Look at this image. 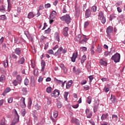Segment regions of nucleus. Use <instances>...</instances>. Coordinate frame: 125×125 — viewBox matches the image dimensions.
<instances>
[{
    "label": "nucleus",
    "mask_w": 125,
    "mask_h": 125,
    "mask_svg": "<svg viewBox=\"0 0 125 125\" xmlns=\"http://www.w3.org/2000/svg\"><path fill=\"white\" fill-rule=\"evenodd\" d=\"M62 21L65 22L67 24L71 23V17L69 15H65L61 17Z\"/></svg>",
    "instance_id": "obj_1"
},
{
    "label": "nucleus",
    "mask_w": 125,
    "mask_h": 125,
    "mask_svg": "<svg viewBox=\"0 0 125 125\" xmlns=\"http://www.w3.org/2000/svg\"><path fill=\"white\" fill-rule=\"evenodd\" d=\"M14 113L15 115V118L11 125H16L17 123L19 122V115H18V113H17V111L16 110V109H14Z\"/></svg>",
    "instance_id": "obj_2"
},
{
    "label": "nucleus",
    "mask_w": 125,
    "mask_h": 125,
    "mask_svg": "<svg viewBox=\"0 0 125 125\" xmlns=\"http://www.w3.org/2000/svg\"><path fill=\"white\" fill-rule=\"evenodd\" d=\"M111 60H113L115 63H118L121 60V55L119 53H116L111 58Z\"/></svg>",
    "instance_id": "obj_3"
},
{
    "label": "nucleus",
    "mask_w": 125,
    "mask_h": 125,
    "mask_svg": "<svg viewBox=\"0 0 125 125\" xmlns=\"http://www.w3.org/2000/svg\"><path fill=\"white\" fill-rule=\"evenodd\" d=\"M99 18L100 20H101V21L102 23V24L106 23V18L104 17V15H103V12H100L99 13Z\"/></svg>",
    "instance_id": "obj_4"
},
{
    "label": "nucleus",
    "mask_w": 125,
    "mask_h": 125,
    "mask_svg": "<svg viewBox=\"0 0 125 125\" xmlns=\"http://www.w3.org/2000/svg\"><path fill=\"white\" fill-rule=\"evenodd\" d=\"M51 95L52 97H58L60 95V91L59 90L55 89L51 93Z\"/></svg>",
    "instance_id": "obj_5"
},
{
    "label": "nucleus",
    "mask_w": 125,
    "mask_h": 125,
    "mask_svg": "<svg viewBox=\"0 0 125 125\" xmlns=\"http://www.w3.org/2000/svg\"><path fill=\"white\" fill-rule=\"evenodd\" d=\"M25 99L24 97H21L20 100V105L21 108H26V104L25 103Z\"/></svg>",
    "instance_id": "obj_6"
},
{
    "label": "nucleus",
    "mask_w": 125,
    "mask_h": 125,
    "mask_svg": "<svg viewBox=\"0 0 125 125\" xmlns=\"http://www.w3.org/2000/svg\"><path fill=\"white\" fill-rule=\"evenodd\" d=\"M85 114L88 119H90V118L92 117V113H91V112H90V111L89 110V109L88 108H86L85 109Z\"/></svg>",
    "instance_id": "obj_7"
},
{
    "label": "nucleus",
    "mask_w": 125,
    "mask_h": 125,
    "mask_svg": "<svg viewBox=\"0 0 125 125\" xmlns=\"http://www.w3.org/2000/svg\"><path fill=\"white\" fill-rule=\"evenodd\" d=\"M75 15L76 16H79L80 15V13H81V8L80 6H77V5L75 6Z\"/></svg>",
    "instance_id": "obj_8"
},
{
    "label": "nucleus",
    "mask_w": 125,
    "mask_h": 125,
    "mask_svg": "<svg viewBox=\"0 0 125 125\" xmlns=\"http://www.w3.org/2000/svg\"><path fill=\"white\" fill-rule=\"evenodd\" d=\"M113 32V27L109 26L106 29V33L107 37H110V34Z\"/></svg>",
    "instance_id": "obj_9"
},
{
    "label": "nucleus",
    "mask_w": 125,
    "mask_h": 125,
    "mask_svg": "<svg viewBox=\"0 0 125 125\" xmlns=\"http://www.w3.org/2000/svg\"><path fill=\"white\" fill-rule=\"evenodd\" d=\"M91 15V11L89 9H86L85 12V18H89Z\"/></svg>",
    "instance_id": "obj_10"
},
{
    "label": "nucleus",
    "mask_w": 125,
    "mask_h": 125,
    "mask_svg": "<svg viewBox=\"0 0 125 125\" xmlns=\"http://www.w3.org/2000/svg\"><path fill=\"white\" fill-rule=\"evenodd\" d=\"M63 50V47H60L58 50L55 52V53L54 54V56H58V55H60L61 54V52Z\"/></svg>",
    "instance_id": "obj_11"
},
{
    "label": "nucleus",
    "mask_w": 125,
    "mask_h": 125,
    "mask_svg": "<svg viewBox=\"0 0 125 125\" xmlns=\"http://www.w3.org/2000/svg\"><path fill=\"white\" fill-rule=\"evenodd\" d=\"M78 58V52L73 53L72 57H71L72 62H76V59Z\"/></svg>",
    "instance_id": "obj_12"
},
{
    "label": "nucleus",
    "mask_w": 125,
    "mask_h": 125,
    "mask_svg": "<svg viewBox=\"0 0 125 125\" xmlns=\"http://www.w3.org/2000/svg\"><path fill=\"white\" fill-rule=\"evenodd\" d=\"M56 16H54L53 15H51V14L50 15L49 20V23L52 24L53 22H54V19H55Z\"/></svg>",
    "instance_id": "obj_13"
},
{
    "label": "nucleus",
    "mask_w": 125,
    "mask_h": 125,
    "mask_svg": "<svg viewBox=\"0 0 125 125\" xmlns=\"http://www.w3.org/2000/svg\"><path fill=\"white\" fill-rule=\"evenodd\" d=\"M14 51H15V54L19 56L20 54H21L22 49L21 48H16L15 49Z\"/></svg>",
    "instance_id": "obj_14"
},
{
    "label": "nucleus",
    "mask_w": 125,
    "mask_h": 125,
    "mask_svg": "<svg viewBox=\"0 0 125 125\" xmlns=\"http://www.w3.org/2000/svg\"><path fill=\"white\" fill-rule=\"evenodd\" d=\"M68 31H69V28L68 27H65L63 29V35L64 37H67L68 36Z\"/></svg>",
    "instance_id": "obj_15"
},
{
    "label": "nucleus",
    "mask_w": 125,
    "mask_h": 125,
    "mask_svg": "<svg viewBox=\"0 0 125 125\" xmlns=\"http://www.w3.org/2000/svg\"><path fill=\"white\" fill-rule=\"evenodd\" d=\"M72 84H73V81L70 80L67 83H66V89H69L71 86H72Z\"/></svg>",
    "instance_id": "obj_16"
},
{
    "label": "nucleus",
    "mask_w": 125,
    "mask_h": 125,
    "mask_svg": "<svg viewBox=\"0 0 125 125\" xmlns=\"http://www.w3.org/2000/svg\"><path fill=\"white\" fill-rule=\"evenodd\" d=\"M72 124H76L77 125H80V120L76 118H72L71 119Z\"/></svg>",
    "instance_id": "obj_17"
},
{
    "label": "nucleus",
    "mask_w": 125,
    "mask_h": 125,
    "mask_svg": "<svg viewBox=\"0 0 125 125\" xmlns=\"http://www.w3.org/2000/svg\"><path fill=\"white\" fill-rule=\"evenodd\" d=\"M100 65H101V66H107L108 62H107V61H105L104 60H103V59H101L100 60V62H99Z\"/></svg>",
    "instance_id": "obj_18"
},
{
    "label": "nucleus",
    "mask_w": 125,
    "mask_h": 125,
    "mask_svg": "<svg viewBox=\"0 0 125 125\" xmlns=\"http://www.w3.org/2000/svg\"><path fill=\"white\" fill-rule=\"evenodd\" d=\"M54 38L55 39L56 41H57L58 42H60V36H59V33L58 32H55V35H54Z\"/></svg>",
    "instance_id": "obj_19"
},
{
    "label": "nucleus",
    "mask_w": 125,
    "mask_h": 125,
    "mask_svg": "<svg viewBox=\"0 0 125 125\" xmlns=\"http://www.w3.org/2000/svg\"><path fill=\"white\" fill-rule=\"evenodd\" d=\"M16 80L18 81L19 84H20L22 82V77L20 75H18L16 76Z\"/></svg>",
    "instance_id": "obj_20"
},
{
    "label": "nucleus",
    "mask_w": 125,
    "mask_h": 125,
    "mask_svg": "<svg viewBox=\"0 0 125 125\" xmlns=\"http://www.w3.org/2000/svg\"><path fill=\"white\" fill-rule=\"evenodd\" d=\"M19 64L23 65L25 63V58L24 57H21L19 59V61H18Z\"/></svg>",
    "instance_id": "obj_21"
},
{
    "label": "nucleus",
    "mask_w": 125,
    "mask_h": 125,
    "mask_svg": "<svg viewBox=\"0 0 125 125\" xmlns=\"http://www.w3.org/2000/svg\"><path fill=\"white\" fill-rule=\"evenodd\" d=\"M109 116V114L108 113L103 114H102L101 116V120L102 121H105V120H106V119L108 118Z\"/></svg>",
    "instance_id": "obj_22"
},
{
    "label": "nucleus",
    "mask_w": 125,
    "mask_h": 125,
    "mask_svg": "<svg viewBox=\"0 0 125 125\" xmlns=\"http://www.w3.org/2000/svg\"><path fill=\"white\" fill-rule=\"evenodd\" d=\"M21 93L23 95H27L28 93V91L27 90V88L23 87L21 88Z\"/></svg>",
    "instance_id": "obj_23"
},
{
    "label": "nucleus",
    "mask_w": 125,
    "mask_h": 125,
    "mask_svg": "<svg viewBox=\"0 0 125 125\" xmlns=\"http://www.w3.org/2000/svg\"><path fill=\"white\" fill-rule=\"evenodd\" d=\"M42 66V72H43L44 71V68H45V62L44 61L42 60L41 62Z\"/></svg>",
    "instance_id": "obj_24"
},
{
    "label": "nucleus",
    "mask_w": 125,
    "mask_h": 125,
    "mask_svg": "<svg viewBox=\"0 0 125 125\" xmlns=\"http://www.w3.org/2000/svg\"><path fill=\"white\" fill-rule=\"evenodd\" d=\"M34 17H35V14H34L33 12H29L27 16L28 19H32V18H34Z\"/></svg>",
    "instance_id": "obj_25"
},
{
    "label": "nucleus",
    "mask_w": 125,
    "mask_h": 125,
    "mask_svg": "<svg viewBox=\"0 0 125 125\" xmlns=\"http://www.w3.org/2000/svg\"><path fill=\"white\" fill-rule=\"evenodd\" d=\"M11 90V89L9 87H7L3 92L2 95L3 96H5L6 93H8Z\"/></svg>",
    "instance_id": "obj_26"
},
{
    "label": "nucleus",
    "mask_w": 125,
    "mask_h": 125,
    "mask_svg": "<svg viewBox=\"0 0 125 125\" xmlns=\"http://www.w3.org/2000/svg\"><path fill=\"white\" fill-rule=\"evenodd\" d=\"M111 103H115L116 101H117V99L116 97H115V96H112L111 95V98H110V101H111Z\"/></svg>",
    "instance_id": "obj_27"
},
{
    "label": "nucleus",
    "mask_w": 125,
    "mask_h": 125,
    "mask_svg": "<svg viewBox=\"0 0 125 125\" xmlns=\"http://www.w3.org/2000/svg\"><path fill=\"white\" fill-rule=\"evenodd\" d=\"M85 60H86V56H85V55H84L82 56L81 60V64H83Z\"/></svg>",
    "instance_id": "obj_28"
},
{
    "label": "nucleus",
    "mask_w": 125,
    "mask_h": 125,
    "mask_svg": "<svg viewBox=\"0 0 125 125\" xmlns=\"http://www.w3.org/2000/svg\"><path fill=\"white\" fill-rule=\"evenodd\" d=\"M0 12H2L3 13H4L5 12V6L2 5L0 6Z\"/></svg>",
    "instance_id": "obj_29"
},
{
    "label": "nucleus",
    "mask_w": 125,
    "mask_h": 125,
    "mask_svg": "<svg viewBox=\"0 0 125 125\" xmlns=\"http://www.w3.org/2000/svg\"><path fill=\"white\" fill-rule=\"evenodd\" d=\"M112 119L113 122H117L118 121V115L113 114L112 115Z\"/></svg>",
    "instance_id": "obj_30"
},
{
    "label": "nucleus",
    "mask_w": 125,
    "mask_h": 125,
    "mask_svg": "<svg viewBox=\"0 0 125 125\" xmlns=\"http://www.w3.org/2000/svg\"><path fill=\"white\" fill-rule=\"evenodd\" d=\"M3 65L5 68H7V67H8V61H7V60H4L3 62Z\"/></svg>",
    "instance_id": "obj_31"
},
{
    "label": "nucleus",
    "mask_w": 125,
    "mask_h": 125,
    "mask_svg": "<svg viewBox=\"0 0 125 125\" xmlns=\"http://www.w3.org/2000/svg\"><path fill=\"white\" fill-rule=\"evenodd\" d=\"M30 84L32 87H35L36 85V84L35 83V80L33 78L30 80Z\"/></svg>",
    "instance_id": "obj_32"
},
{
    "label": "nucleus",
    "mask_w": 125,
    "mask_h": 125,
    "mask_svg": "<svg viewBox=\"0 0 125 125\" xmlns=\"http://www.w3.org/2000/svg\"><path fill=\"white\" fill-rule=\"evenodd\" d=\"M88 40V39L87 38L85 37L82 40V41L80 42V43H81L82 44H83V43L87 42Z\"/></svg>",
    "instance_id": "obj_33"
},
{
    "label": "nucleus",
    "mask_w": 125,
    "mask_h": 125,
    "mask_svg": "<svg viewBox=\"0 0 125 125\" xmlns=\"http://www.w3.org/2000/svg\"><path fill=\"white\" fill-rule=\"evenodd\" d=\"M53 117L55 119H56L58 117V111L57 110H55L53 112Z\"/></svg>",
    "instance_id": "obj_34"
},
{
    "label": "nucleus",
    "mask_w": 125,
    "mask_h": 125,
    "mask_svg": "<svg viewBox=\"0 0 125 125\" xmlns=\"http://www.w3.org/2000/svg\"><path fill=\"white\" fill-rule=\"evenodd\" d=\"M26 109H23L21 111V115L22 117H25V115H26Z\"/></svg>",
    "instance_id": "obj_35"
},
{
    "label": "nucleus",
    "mask_w": 125,
    "mask_h": 125,
    "mask_svg": "<svg viewBox=\"0 0 125 125\" xmlns=\"http://www.w3.org/2000/svg\"><path fill=\"white\" fill-rule=\"evenodd\" d=\"M92 100V98H91V97L88 96L87 98V102L88 104H90V103H91Z\"/></svg>",
    "instance_id": "obj_36"
},
{
    "label": "nucleus",
    "mask_w": 125,
    "mask_h": 125,
    "mask_svg": "<svg viewBox=\"0 0 125 125\" xmlns=\"http://www.w3.org/2000/svg\"><path fill=\"white\" fill-rule=\"evenodd\" d=\"M68 94H69V93L68 92H64V100H65V101H67L68 100V98H67V97H68Z\"/></svg>",
    "instance_id": "obj_37"
},
{
    "label": "nucleus",
    "mask_w": 125,
    "mask_h": 125,
    "mask_svg": "<svg viewBox=\"0 0 125 125\" xmlns=\"http://www.w3.org/2000/svg\"><path fill=\"white\" fill-rule=\"evenodd\" d=\"M52 90V88L50 86L47 87L46 88V92L47 93H51Z\"/></svg>",
    "instance_id": "obj_38"
},
{
    "label": "nucleus",
    "mask_w": 125,
    "mask_h": 125,
    "mask_svg": "<svg viewBox=\"0 0 125 125\" xmlns=\"http://www.w3.org/2000/svg\"><path fill=\"white\" fill-rule=\"evenodd\" d=\"M12 83L13 84V85H14L15 86H17V85H18V81H17V80H14L13 82H12Z\"/></svg>",
    "instance_id": "obj_39"
},
{
    "label": "nucleus",
    "mask_w": 125,
    "mask_h": 125,
    "mask_svg": "<svg viewBox=\"0 0 125 125\" xmlns=\"http://www.w3.org/2000/svg\"><path fill=\"white\" fill-rule=\"evenodd\" d=\"M115 18H116V16H115V15L114 14H112L110 15L109 21H112V20H113V19H115Z\"/></svg>",
    "instance_id": "obj_40"
},
{
    "label": "nucleus",
    "mask_w": 125,
    "mask_h": 125,
    "mask_svg": "<svg viewBox=\"0 0 125 125\" xmlns=\"http://www.w3.org/2000/svg\"><path fill=\"white\" fill-rule=\"evenodd\" d=\"M3 81H5V76L4 75H1L0 77V82H2Z\"/></svg>",
    "instance_id": "obj_41"
},
{
    "label": "nucleus",
    "mask_w": 125,
    "mask_h": 125,
    "mask_svg": "<svg viewBox=\"0 0 125 125\" xmlns=\"http://www.w3.org/2000/svg\"><path fill=\"white\" fill-rule=\"evenodd\" d=\"M91 11H93V12H95L97 9V7L96 6H93L91 8Z\"/></svg>",
    "instance_id": "obj_42"
},
{
    "label": "nucleus",
    "mask_w": 125,
    "mask_h": 125,
    "mask_svg": "<svg viewBox=\"0 0 125 125\" xmlns=\"http://www.w3.org/2000/svg\"><path fill=\"white\" fill-rule=\"evenodd\" d=\"M5 19H6V16H5V15L0 16V20H5Z\"/></svg>",
    "instance_id": "obj_43"
},
{
    "label": "nucleus",
    "mask_w": 125,
    "mask_h": 125,
    "mask_svg": "<svg viewBox=\"0 0 125 125\" xmlns=\"http://www.w3.org/2000/svg\"><path fill=\"white\" fill-rule=\"evenodd\" d=\"M89 25V22L88 21H85L84 23V28L85 29V28H87V26Z\"/></svg>",
    "instance_id": "obj_44"
},
{
    "label": "nucleus",
    "mask_w": 125,
    "mask_h": 125,
    "mask_svg": "<svg viewBox=\"0 0 125 125\" xmlns=\"http://www.w3.org/2000/svg\"><path fill=\"white\" fill-rule=\"evenodd\" d=\"M47 53H48V54H50L51 55H54V52L52 49L49 50L47 52Z\"/></svg>",
    "instance_id": "obj_45"
},
{
    "label": "nucleus",
    "mask_w": 125,
    "mask_h": 125,
    "mask_svg": "<svg viewBox=\"0 0 125 125\" xmlns=\"http://www.w3.org/2000/svg\"><path fill=\"white\" fill-rule=\"evenodd\" d=\"M51 7V4L50 3H48L47 4H45L44 5V8L46 9L49 8V7Z\"/></svg>",
    "instance_id": "obj_46"
},
{
    "label": "nucleus",
    "mask_w": 125,
    "mask_h": 125,
    "mask_svg": "<svg viewBox=\"0 0 125 125\" xmlns=\"http://www.w3.org/2000/svg\"><path fill=\"white\" fill-rule=\"evenodd\" d=\"M57 106L58 108L60 109L62 107V104L61 103V102H59L57 104Z\"/></svg>",
    "instance_id": "obj_47"
},
{
    "label": "nucleus",
    "mask_w": 125,
    "mask_h": 125,
    "mask_svg": "<svg viewBox=\"0 0 125 125\" xmlns=\"http://www.w3.org/2000/svg\"><path fill=\"white\" fill-rule=\"evenodd\" d=\"M32 99H29L28 103V108H31V106H32Z\"/></svg>",
    "instance_id": "obj_48"
},
{
    "label": "nucleus",
    "mask_w": 125,
    "mask_h": 125,
    "mask_svg": "<svg viewBox=\"0 0 125 125\" xmlns=\"http://www.w3.org/2000/svg\"><path fill=\"white\" fill-rule=\"evenodd\" d=\"M0 125H5V119L3 118L0 122Z\"/></svg>",
    "instance_id": "obj_49"
},
{
    "label": "nucleus",
    "mask_w": 125,
    "mask_h": 125,
    "mask_svg": "<svg viewBox=\"0 0 125 125\" xmlns=\"http://www.w3.org/2000/svg\"><path fill=\"white\" fill-rule=\"evenodd\" d=\"M24 83L25 85H28V84H29V80L25 78L24 81Z\"/></svg>",
    "instance_id": "obj_50"
},
{
    "label": "nucleus",
    "mask_w": 125,
    "mask_h": 125,
    "mask_svg": "<svg viewBox=\"0 0 125 125\" xmlns=\"http://www.w3.org/2000/svg\"><path fill=\"white\" fill-rule=\"evenodd\" d=\"M41 107L40 106V105H39V104H37L36 105H35V109L36 110H37L38 111H39V110H40L41 109Z\"/></svg>",
    "instance_id": "obj_51"
},
{
    "label": "nucleus",
    "mask_w": 125,
    "mask_h": 125,
    "mask_svg": "<svg viewBox=\"0 0 125 125\" xmlns=\"http://www.w3.org/2000/svg\"><path fill=\"white\" fill-rule=\"evenodd\" d=\"M43 8H44V7L43 6V4H41L39 6L38 10H39V11L42 10L43 9Z\"/></svg>",
    "instance_id": "obj_52"
},
{
    "label": "nucleus",
    "mask_w": 125,
    "mask_h": 125,
    "mask_svg": "<svg viewBox=\"0 0 125 125\" xmlns=\"http://www.w3.org/2000/svg\"><path fill=\"white\" fill-rule=\"evenodd\" d=\"M27 39L29 40V41H31V42L33 41V38H32V36H31V34H29L26 36Z\"/></svg>",
    "instance_id": "obj_53"
},
{
    "label": "nucleus",
    "mask_w": 125,
    "mask_h": 125,
    "mask_svg": "<svg viewBox=\"0 0 125 125\" xmlns=\"http://www.w3.org/2000/svg\"><path fill=\"white\" fill-rule=\"evenodd\" d=\"M97 51L99 53H101L102 52V48L101 47H98L97 49Z\"/></svg>",
    "instance_id": "obj_54"
},
{
    "label": "nucleus",
    "mask_w": 125,
    "mask_h": 125,
    "mask_svg": "<svg viewBox=\"0 0 125 125\" xmlns=\"http://www.w3.org/2000/svg\"><path fill=\"white\" fill-rule=\"evenodd\" d=\"M87 83V81H86V80H83L81 82V84H82V85H83V84H86Z\"/></svg>",
    "instance_id": "obj_55"
},
{
    "label": "nucleus",
    "mask_w": 125,
    "mask_h": 125,
    "mask_svg": "<svg viewBox=\"0 0 125 125\" xmlns=\"http://www.w3.org/2000/svg\"><path fill=\"white\" fill-rule=\"evenodd\" d=\"M98 110V106L95 105L93 108L94 113H96V112H97Z\"/></svg>",
    "instance_id": "obj_56"
},
{
    "label": "nucleus",
    "mask_w": 125,
    "mask_h": 125,
    "mask_svg": "<svg viewBox=\"0 0 125 125\" xmlns=\"http://www.w3.org/2000/svg\"><path fill=\"white\" fill-rule=\"evenodd\" d=\"M43 81V78H42V77L40 76L39 77L38 82L39 83H42V82Z\"/></svg>",
    "instance_id": "obj_57"
},
{
    "label": "nucleus",
    "mask_w": 125,
    "mask_h": 125,
    "mask_svg": "<svg viewBox=\"0 0 125 125\" xmlns=\"http://www.w3.org/2000/svg\"><path fill=\"white\" fill-rule=\"evenodd\" d=\"M51 29L50 28H48L47 30L44 31V34H49L50 33Z\"/></svg>",
    "instance_id": "obj_58"
},
{
    "label": "nucleus",
    "mask_w": 125,
    "mask_h": 125,
    "mask_svg": "<svg viewBox=\"0 0 125 125\" xmlns=\"http://www.w3.org/2000/svg\"><path fill=\"white\" fill-rule=\"evenodd\" d=\"M83 88L85 90H88V89H89V86L86 85L83 86Z\"/></svg>",
    "instance_id": "obj_59"
},
{
    "label": "nucleus",
    "mask_w": 125,
    "mask_h": 125,
    "mask_svg": "<svg viewBox=\"0 0 125 125\" xmlns=\"http://www.w3.org/2000/svg\"><path fill=\"white\" fill-rule=\"evenodd\" d=\"M80 49L82 50V51H86L87 50V48L85 47H81Z\"/></svg>",
    "instance_id": "obj_60"
},
{
    "label": "nucleus",
    "mask_w": 125,
    "mask_h": 125,
    "mask_svg": "<svg viewBox=\"0 0 125 125\" xmlns=\"http://www.w3.org/2000/svg\"><path fill=\"white\" fill-rule=\"evenodd\" d=\"M11 9V4L9 3L8 4V11H10Z\"/></svg>",
    "instance_id": "obj_61"
},
{
    "label": "nucleus",
    "mask_w": 125,
    "mask_h": 125,
    "mask_svg": "<svg viewBox=\"0 0 125 125\" xmlns=\"http://www.w3.org/2000/svg\"><path fill=\"white\" fill-rule=\"evenodd\" d=\"M48 48V42H47L45 44L44 49L46 50Z\"/></svg>",
    "instance_id": "obj_62"
},
{
    "label": "nucleus",
    "mask_w": 125,
    "mask_h": 125,
    "mask_svg": "<svg viewBox=\"0 0 125 125\" xmlns=\"http://www.w3.org/2000/svg\"><path fill=\"white\" fill-rule=\"evenodd\" d=\"M109 54H110V52H109V51H106L104 53V55L105 57H107V56H108V55H109Z\"/></svg>",
    "instance_id": "obj_63"
},
{
    "label": "nucleus",
    "mask_w": 125,
    "mask_h": 125,
    "mask_svg": "<svg viewBox=\"0 0 125 125\" xmlns=\"http://www.w3.org/2000/svg\"><path fill=\"white\" fill-rule=\"evenodd\" d=\"M13 100V99H12V98H9L8 99V102L9 103H12Z\"/></svg>",
    "instance_id": "obj_64"
}]
</instances>
